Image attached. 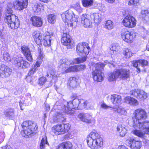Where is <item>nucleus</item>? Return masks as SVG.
<instances>
[{
    "label": "nucleus",
    "instance_id": "f257e3e1",
    "mask_svg": "<svg viewBox=\"0 0 149 149\" xmlns=\"http://www.w3.org/2000/svg\"><path fill=\"white\" fill-rule=\"evenodd\" d=\"M72 64H73L71 61L67 58H64L60 60L59 63V67L62 70L63 72L65 73L81 71L86 68L85 65H82L68 68V66Z\"/></svg>",
    "mask_w": 149,
    "mask_h": 149
},
{
    "label": "nucleus",
    "instance_id": "f03ea898",
    "mask_svg": "<svg viewBox=\"0 0 149 149\" xmlns=\"http://www.w3.org/2000/svg\"><path fill=\"white\" fill-rule=\"evenodd\" d=\"M86 141L88 146L91 149H99L103 145L102 138L96 131L89 134L87 137Z\"/></svg>",
    "mask_w": 149,
    "mask_h": 149
},
{
    "label": "nucleus",
    "instance_id": "7ed1b4c3",
    "mask_svg": "<svg viewBox=\"0 0 149 149\" xmlns=\"http://www.w3.org/2000/svg\"><path fill=\"white\" fill-rule=\"evenodd\" d=\"M32 35L38 45L42 42L46 47H48L51 45L53 36L50 35L49 32H46L44 34H42L39 31H34Z\"/></svg>",
    "mask_w": 149,
    "mask_h": 149
},
{
    "label": "nucleus",
    "instance_id": "20e7f679",
    "mask_svg": "<svg viewBox=\"0 0 149 149\" xmlns=\"http://www.w3.org/2000/svg\"><path fill=\"white\" fill-rule=\"evenodd\" d=\"M63 21L68 26H75L78 21L79 17L74 14L72 11L68 10L61 15Z\"/></svg>",
    "mask_w": 149,
    "mask_h": 149
},
{
    "label": "nucleus",
    "instance_id": "39448f33",
    "mask_svg": "<svg viewBox=\"0 0 149 149\" xmlns=\"http://www.w3.org/2000/svg\"><path fill=\"white\" fill-rule=\"evenodd\" d=\"M134 128L142 129L143 131L140 130H134L132 132L136 135L143 138L146 134H149V122L145 121L142 123L140 121H136L134 122Z\"/></svg>",
    "mask_w": 149,
    "mask_h": 149
},
{
    "label": "nucleus",
    "instance_id": "423d86ee",
    "mask_svg": "<svg viewBox=\"0 0 149 149\" xmlns=\"http://www.w3.org/2000/svg\"><path fill=\"white\" fill-rule=\"evenodd\" d=\"M27 5V0H16L13 2V6L11 3H8L6 11V17L13 15V11L12 10L13 6L17 10H21L26 8Z\"/></svg>",
    "mask_w": 149,
    "mask_h": 149
},
{
    "label": "nucleus",
    "instance_id": "0eeeda50",
    "mask_svg": "<svg viewBox=\"0 0 149 149\" xmlns=\"http://www.w3.org/2000/svg\"><path fill=\"white\" fill-rule=\"evenodd\" d=\"M23 130L21 133L23 136H29L36 131L38 127L36 123L31 121H25L22 124Z\"/></svg>",
    "mask_w": 149,
    "mask_h": 149
},
{
    "label": "nucleus",
    "instance_id": "6e6552de",
    "mask_svg": "<svg viewBox=\"0 0 149 149\" xmlns=\"http://www.w3.org/2000/svg\"><path fill=\"white\" fill-rule=\"evenodd\" d=\"M130 71L126 69H120L114 71L109 75L108 79L109 81L116 80L118 78L124 79L129 77Z\"/></svg>",
    "mask_w": 149,
    "mask_h": 149
},
{
    "label": "nucleus",
    "instance_id": "1a4fd4ad",
    "mask_svg": "<svg viewBox=\"0 0 149 149\" xmlns=\"http://www.w3.org/2000/svg\"><path fill=\"white\" fill-rule=\"evenodd\" d=\"M105 64L103 63H97L95 65V69L92 73L93 79L95 81L100 82L104 79V74L102 72Z\"/></svg>",
    "mask_w": 149,
    "mask_h": 149
},
{
    "label": "nucleus",
    "instance_id": "9d476101",
    "mask_svg": "<svg viewBox=\"0 0 149 149\" xmlns=\"http://www.w3.org/2000/svg\"><path fill=\"white\" fill-rule=\"evenodd\" d=\"M80 100L77 98L74 99L72 102H67L66 106L64 105L63 110L66 113L70 115L74 114V109H78L80 103Z\"/></svg>",
    "mask_w": 149,
    "mask_h": 149
},
{
    "label": "nucleus",
    "instance_id": "9b49d317",
    "mask_svg": "<svg viewBox=\"0 0 149 149\" xmlns=\"http://www.w3.org/2000/svg\"><path fill=\"white\" fill-rule=\"evenodd\" d=\"M90 50V47L86 42L79 43L76 47L77 52L79 55H88Z\"/></svg>",
    "mask_w": 149,
    "mask_h": 149
},
{
    "label": "nucleus",
    "instance_id": "f8f14e48",
    "mask_svg": "<svg viewBox=\"0 0 149 149\" xmlns=\"http://www.w3.org/2000/svg\"><path fill=\"white\" fill-rule=\"evenodd\" d=\"M5 21L8 26L12 29L17 28L19 24L18 17L15 15H12L8 17H6Z\"/></svg>",
    "mask_w": 149,
    "mask_h": 149
},
{
    "label": "nucleus",
    "instance_id": "ddd939ff",
    "mask_svg": "<svg viewBox=\"0 0 149 149\" xmlns=\"http://www.w3.org/2000/svg\"><path fill=\"white\" fill-rule=\"evenodd\" d=\"M134 116L132 118L134 124L136 121H140L141 120H144L147 118V113L145 111L141 109L136 110L134 113Z\"/></svg>",
    "mask_w": 149,
    "mask_h": 149
},
{
    "label": "nucleus",
    "instance_id": "4468645a",
    "mask_svg": "<svg viewBox=\"0 0 149 149\" xmlns=\"http://www.w3.org/2000/svg\"><path fill=\"white\" fill-rule=\"evenodd\" d=\"M136 21L135 18L131 15L126 16L122 21L123 25L125 26L132 28L136 24Z\"/></svg>",
    "mask_w": 149,
    "mask_h": 149
},
{
    "label": "nucleus",
    "instance_id": "2eb2a0df",
    "mask_svg": "<svg viewBox=\"0 0 149 149\" xmlns=\"http://www.w3.org/2000/svg\"><path fill=\"white\" fill-rule=\"evenodd\" d=\"M62 43L67 46L68 49L72 48L74 47V44L72 39L70 36L67 33H63L61 40Z\"/></svg>",
    "mask_w": 149,
    "mask_h": 149
},
{
    "label": "nucleus",
    "instance_id": "dca6fc26",
    "mask_svg": "<svg viewBox=\"0 0 149 149\" xmlns=\"http://www.w3.org/2000/svg\"><path fill=\"white\" fill-rule=\"evenodd\" d=\"M14 63L16 67L21 68H28L30 66V64L21 57L14 58Z\"/></svg>",
    "mask_w": 149,
    "mask_h": 149
},
{
    "label": "nucleus",
    "instance_id": "f3484780",
    "mask_svg": "<svg viewBox=\"0 0 149 149\" xmlns=\"http://www.w3.org/2000/svg\"><path fill=\"white\" fill-rule=\"evenodd\" d=\"M12 70L4 64L0 66V77L6 78L10 76L11 74Z\"/></svg>",
    "mask_w": 149,
    "mask_h": 149
},
{
    "label": "nucleus",
    "instance_id": "a211bd4d",
    "mask_svg": "<svg viewBox=\"0 0 149 149\" xmlns=\"http://www.w3.org/2000/svg\"><path fill=\"white\" fill-rule=\"evenodd\" d=\"M92 19L90 15L83 14L81 16V23L84 27H89L93 23Z\"/></svg>",
    "mask_w": 149,
    "mask_h": 149
},
{
    "label": "nucleus",
    "instance_id": "6ab92c4d",
    "mask_svg": "<svg viewBox=\"0 0 149 149\" xmlns=\"http://www.w3.org/2000/svg\"><path fill=\"white\" fill-rule=\"evenodd\" d=\"M122 39L125 42L131 43L133 41V34L127 31L123 30L121 33Z\"/></svg>",
    "mask_w": 149,
    "mask_h": 149
},
{
    "label": "nucleus",
    "instance_id": "aec40b11",
    "mask_svg": "<svg viewBox=\"0 0 149 149\" xmlns=\"http://www.w3.org/2000/svg\"><path fill=\"white\" fill-rule=\"evenodd\" d=\"M110 100L112 104L117 107L120 105L121 103V97L118 95L114 94L111 95Z\"/></svg>",
    "mask_w": 149,
    "mask_h": 149
},
{
    "label": "nucleus",
    "instance_id": "412c9836",
    "mask_svg": "<svg viewBox=\"0 0 149 149\" xmlns=\"http://www.w3.org/2000/svg\"><path fill=\"white\" fill-rule=\"evenodd\" d=\"M78 117L82 121L86 123H91L92 122V116L88 113H81L79 114Z\"/></svg>",
    "mask_w": 149,
    "mask_h": 149
},
{
    "label": "nucleus",
    "instance_id": "4be33fe9",
    "mask_svg": "<svg viewBox=\"0 0 149 149\" xmlns=\"http://www.w3.org/2000/svg\"><path fill=\"white\" fill-rule=\"evenodd\" d=\"M41 60L40 61H37L36 64L33 66H32L29 72L28 73V76L26 77V79L28 82H31V76L35 72L37 68L40 67V64H41Z\"/></svg>",
    "mask_w": 149,
    "mask_h": 149
},
{
    "label": "nucleus",
    "instance_id": "5701e85b",
    "mask_svg": "<svg viewBox=\"0 0 149 149\" xmlns=\"http://www.w3.org/2000/svg\"><path fill=\"white\" fill-rule=\"evenodd\" d=\"M30 20L32 24L34 26L40 27L42 25L43 19L40 17L33 16L31 17Z\"/></svg>",
    "mask_w": 149,
    "mask_h": 149
},
{
    "label": "nucleus",
    "instance_id": "b1692460",
    "mask_svg": "<svg viewBox=\"0 0 149 149\" xmlns=\"http://www.w3.org/2000/svg\"><path fill=\"white\" fill-rule=\"evenodd\" d=\"M21 50L26 59L29 61H31L33 58L29 48L26 46H23L22 47Z\"/></svg>",
    "mask_w": 149,
    "mask_h": 149
},
{
    "label": "nucleus",
    "instance_id": "393cba45",
    "mask_svg": "<svg viewBox=\"0 0 149 149\" xmlns=\"http://www.w3.org/2000/svg\"><path fill=\"white\" fill-rule=\"evenodd\" d=\"M117 130L121 137L125 136L127 132V129L126 126L123 124H120L118 125Z\"/></svg>",
    "mask_w": 149,
    "mask_h": 149
},
{
    "label": "nucleus",
    "instance_id": "a878e982",
    "mask_svg": "<svg viewBox=\"0 0 149 149\" xmlns=\"http://www.w3.org/2000/svg\"><path fill=\"white\" fill-rule=\"evenodd\" d=\"M90 16L92 19V22L96 24L99 23L101 21V15L99 13H91Z\"/></svg>",
    "mask_w": 149,
    "mask_h": 149
},
{
    "label": "nucleus",
    "instance_id": "bb28decb",
    "mask_svg": "<svg viewBox=\"0 0 149 149\" xmlns=\"http://www.w3.org/2000/svg\"><path fill=\"white\" fill-rule=\"evenodd\" d=\"M124 102L131 105L136 106L139 103L137 100L135 98L130 96H127L124 98Z\"/></svg>",
    "mask_w": 149,
    "mask_h": 149
},
{
    "label": "nucleus",
    "instance_id": "cd10ccee",
    "mask_svg": "<svg viewBox=\"0 0 149 149\" xmlns=\"http://www.w3.org/2000/svg\"><path fill=\"white\" fill-rule=\"evenodd\" d=\"M68 86L72 88H74L77 87L78 85L76 78L74 77H70L68 80Z\"/></svg>",
    "mask_w": 149,
    "mask_h": 149
},
{
    "label": "nucleus",
    "instance_id": "c85d7f7f",
    "mask_svg": "<svg viewBox=\"0 0 149 149\" xmlns=\"http://www.w3.org/2000/svg\"><path fill=\"white\" fill-rule=\"evenodd\" d=\"M52 132L56 135L63 134L62 124L54 126L52 128Z\"/></svg>",
    "mask_w": 149,
    "mask_h": 149
},
{
    "label": "nucleus",
    "instance_id": "c756f323",
    "mask_svg": "<svg viewBox=\"0 0 149 149\" xmlns=\"http://www.w3.org/2000/svg\"><path fill=\"white\" fill-rule=\"evenodd\" d=\"M72 145L70 142H65L61 144L56 149H72Z\"/></svg>",
    "mask_w": 149,
    "mask_h": 149
},
{
    "label": "nucleus",
    "instance_id": "7c9ffc66",
    "mask_svg": "<svg viewBox=\"0 0 149 149\" xmlns=\"http://www.w3.org/2000/svg\"><path fill=\"white\" fill-rule=\"evenodd\" d=\"M38 83L41 85L45 84V86L47 87H50L52 86L51 83L47 81L46 78L44 77L40 78L38 80Z\"/></svg>",
    "mask_w": 149,
    "mask_h": 149
},
{
    "label": "nucleus",
    "instance_id": "2f4dec72",
    "mask_svg": "<svg viewBox=\"0 0 149 149\" xmlns=\"http://www.w3.org/2000/svg\"><path fill=\"white\" fill-rule=\"evenodd\" d=\"M14 114V111L13 109H8L5 111L4 115L5 116L9 118H13Z\"/></svg>",
    "mask_w": 149,
    "mask_h": 149
},
{
    "label": "nucleus",
    "instance_id": "473e14b6",
    "mask_svg": "<svg viewBox=\"0 0 149 149\" xmlns=\"http://www.w3.org/2000/svg\"><path fill=\"white\" fill-rule=\"evenodd\" d=\"M87 58V57L86 56H84L83 57L74 59L71 62L73 63V64L80 63L85 61Z\"/></svg>",
    "mask_w": 149,
    "mask_h": 149
},
{
    "label": "nucleus",
    "instance_id": "72a5a7b5",
    "mask_svg": "<svg viewBox=\"0 0 149 149\" xmlns=\"http://www.w3.org/2000/svg\"><path fill=\"white\" fill-rule=\"evenodd\" d=\"M1 53L2 55L3 58L6 61H10L11 58L9 54L6 51L2 50Z\"/></svg>",
    "mask_w": 149,
    "mask_h": 149
},
{
    "label": "nucleus",
    "instance_id": "f704fd0d",
    "mask_svg": "<svg viewBox=\"0 0 149 149\" xmlns=\"http://www.w3.org/2000/svg\"><path fill=\"white\" fill-rule=\"evenodd\" d=\"M89 102H87L84 100H80V103L78 107V109H82L86 107L87 105L89 106L90 105Z\"/></svg>",
    "mask_w": 149,
    "mask_h": 149
},
{
    "label": "nucleus",
    "instance_id": "c9c22d12",
    "mask_svg": "<svg viewBox=\"0 0 149 149\" xmlns=\"http://www.w3.org/2000/svg\"><path fill=\"white\" fill-rule=\"evenodd\" d=\"M93 0H83L82 1V5L85 7H89L93 4Z\"/></svg>",
    "mask_w": 149,
    "mask_h": 149
},
{
    "label": "nucleus",
    "instance_id": "e433bc0d",
    "mask_svg": "<svg viewBox=\"0 0 149 149\" xmlns=\"http://www.w3.org/2000/svg\"><path fill=\"white\" fill-rule=\"evenodd\" d=\"M142 17L146 22L149 21V12L148 10H142L141 12Z\"/></svg>",
    "mask_w": 149,
    "mask_h": 149
},
{
    "label": "nucleus",
    "instance_id": "4c0bfd02",
    "mask_svg": "<svg viewBox=\"0 0 149 149\" xmlns=\"http://www.w3.org/2000/svg\"><path fill=\"white\" fill-rule=\"evenodd\" d=\"M42 6L40 3L35 4L32 7L33 10L34 12L38 13L40 11Z\"/></svg>",
    "mask_w": 149,
    "mask_h": 149
},
{
    "label": "nucleus",
    "instance_id": "58836bf2",
    "mask_svg": "<svg viewBox=\"0 0 149 149\" xmlns=\"http://www.w3.org/2000/svg\"><path fill=\"white\" fill-rule=\"evenodd\" d=\"M114 26L112 21L110 20H107L105 22L104 27L107 29L111 30L113 28Z\"/></svg>",
    "mask_w": 149,
    "mask_h": 149
},
{
    "label": "nucleus",
    "instance_id": "ea45409f",
    "mask_svg": "<svg viewBox=\"0 0 149 149\" xmlns=\"http://www.w3.org/2000/svg\"><path fill=\"white\" fill-rule=\"evenodd\" d=\"M138 98L143 100L146 99L147 97V94L143 90L140 89Z\"/></svg>",
    "mask_w": 149,
    "mask_h": 149
},
{
    "label": "nucleus",
    "instance_id": "a19ab883",
    "mask_svg": "<svg viewBox=\"0 0 149 149\" xmlns=\"http://www.w3.org/2000/svg\"><path fill=\"white\" fill-rule=\"evenodd\" d=\"M141 147V143L140 141H135L131 146L132 149H140Z\"/></svg>",
    "mask_w": 149,
    "mask_h": 149
},
{
    "label": "nucleus",
    "instance_id": "79ce46f5",
    "mask_svg": "<svg viewBox=\"0 0 149 149\" xmlns=\"http://www.w3.org/2000/svg\"><path fill=\"white\" fill-rule=\"evenodd\" d=\"M123 53L125 58H130L132 55V54L131 50L128 48L125 49Z\"/></svg>",
    "mask_w": 149,
    "mask_h": 149
},
{
    "label": "nucleus",
    "instance_id": "37998d69",
    "mask_svg": "<svg viewBox=\"0 0 149 149\" xmlns=\"http://www.w3.org/2000/svg\"><path fill=\"white\" fill-rule=\"evenodd\" d=\"M42 48L41 46H40L38 47V52L39 53V55L37 61H40V60H41V63L42 61V59L44 58L42 52Z\"/></svg>",
    "mask_w": 149,
    "mask_h": 149
},
{
    "label": "nucleus",
    "instance_id": "c03bdc74",
    "mask_svg": "<svg viewBox=\"0 0 149 149\" xmlns=\"http://www.w3.org/2000/svg\"><path fill=\"white\" fill-rule=\"evenodd\" d=\"M117 113L120 115H126L127 113L126 110L124 108L121 107H118L117 109Z\"/></svg>",
    "mask_w": 149,
    "mask_h": 149
},
{
    "label": "nucleus",
    "instance_id": "a18cd8bd",
    "mask_svg": "<svg viewBox=\"0 0 149 149\" xmlns=\"http://www.w3.org/2000/svg\"><path fill=\"white\" fill-rule=\"evenodd\" d=\"M47 143V137L45 135H44L43 136L40 144V149H42L44 148L45 145Z\"/></svg>",
    "mask_w": 149,
    "mask_h": 149
},
{
    "label": "nucleus",
    "instance_id": "49530a36",
    "mask_svg": "<svg viewBox=\"0 0 149 149\" xmlns=\"http://www.w3.org/2000/svg\"><path fill=\"white\" fill-rule=\"evenodd\" d=\"M48 22L51 23H54L56 21V16L53 14L49 15L48 18Z\"/></svg>",
    "mask_w": 149,
    "mask_h": 149
},
{
    "label": "nucleus",
    "instance_id": "de8ad7c7",
    "mask_svg": "<svg viewBox=\"0 0 149 149\" xmlns=\"http://www.w3.org/2000/svg\"><path fill=\"white\" fill-rule=\"evenodd\" d=\"M55 73V72L53 69L50 68L47 71V77L52 78Z\"/></svg>",
    "mask_w": 149,
    "mask_h": 149
},
{
    "label": "nucleus",
    "instance_id": "09e8293b",
    "mask_svg": "<svg viewBox=\"0 0 149 149\" xmlns=\"http://www.w3.org/2000/svg\"><path fill=\"white\" fill-rule=\"evenodd\" d=\"M62 130H63V134L66 132H68L69 130L70 127V125L69 124H62Z\"/></svg>",
    "mask_w": 149,
    "mask_h": 149
},
{
    "label": "nucleus",
    "instance_id": "8fccbe9b",
    "mask_svg": "<svg viewBox=\"0 0 149 149\" xmlns=\"http://www.w3.org/2000/svg\"><path fill=\"white\" fill-rule=\"evenodd\" d=\"M140 89H137L131 91L130 92V94L131 95H132L136 98H138V96L139 95Z\"/></svg>",
    "mask_w": 149,
    "mask_h": 149
},
{
    "label": "nucleus",
    "instance_id": "3c124183",
    "mask_svg": "<svg viewBox=\"0 0 149 149\" xmlns=\"http://www.w3.org/2000/svg\"><path fill=\"white\" fill-rule=\"evenodd\" d=\"M135 140L133 138L129 137L126 140V143L127 145L129 146H130L131 148V146L132 144H133Z\"/></svg>",
    "mask_w": 149,
    "mask_h": 149
},
{
    "label": "nucleus",
    "instance_id": "603ef678",
    "mask_svg": "<svg viewBox=\"0 0 149 149\" xmlns=\"http://www.w3.org/2000/svg\"><path fill=\"white\" fill-rule=\"evenodd\" d=\"M96 8L98 9L100 11L104 12L105 11V8L104 5L101 3H98L97 5Z\"/></svg>",
    "mask_w": 149,
    "mask_h": 149
},
{
    "label": "nucleus",
    "instance_id": "864d4df0",
    "mask_svg": "<svg viewBox=\"0 0 149 149\" xmlns=\"http://www.w3.org/2000/svg\"><path fill=\"white\" fill-rule=\"evenodd\" d=\"M100 106L102 108L104 109H106L109 108H112L114 109H116L115 107H112L109 106L107 105L104 103H102V104Z\"/></svg>",
    "mask_w": 149,
    "mask_h": 149
},
{
    "label": "nucleus",
    "instance_id": "5fc2aeb1",
    "mask_svg": "<svg viewBox=\"0 0 149 149\" xmlns=\"http://www.w3.org/2000/svg\"><path fill=\"white\" fill-rule=\"evenodd\" d=\"M139 61L142 66H146L148 64V62L145 60H139Z\"/></svg>",
    "mask_w": 149,
    "mask_h": 149
},
{
    "label": "nucleus",
    "instance_id": "6e6d98bb",
    "mask_svg": "<svg viewBox=\"0 0 149 149\" xmlns=\"http://www.w3.org/2000/svg\"><path fill=\"white\" fill-rule=\"evenodd\" d=\"M132 64H133V66L134 67L137 68L138 67V66L139 65L140 63H139V60H134L132 62Z\"/></svg>",
    "mask_w": 149,
    "mask_h": 149
},
{
    "label": "nucleus",
    "instance_id": "4d7b16f0",
    "mask_svg": "<svg viewBox=\"0 0 149 149\" xmlns=\"http://www.w3.org/2000/svg\"><path fill=\"white\" fill-rule=\"evenodd\" d=\"M24 100H20L19 102V104L20 106V109L21 110H23L24 109Z\"/></svg>",
    "mask_w": 149,
    "mask_h": 149
},
{
    "label": "nucleus",
    "instance_id": "13d9d810",
    "mask_svg": "<svg viewBox=\"0 0 149 149\" xmlns=\"http://www.w3.org/2000/svg\"><path fill=\"white\" fill-rule=\"evenodd\" d=\"M110 49L111 51H113V53H114V52L115 53H116V51L117 49L116 46L115 45H113L110 48Z\"/></svg>",
    "mask_w": 149,
    "mask_h": 149
},
{
    "label": "nucleus",
    "instance_id": "bf43d9fd",
    "mask_svg": "<svg viewBox=\"0 0 149 149\" xmlns=\"http://www.w3.org/2000/svg\"><path fill=\"white\" fill-rule=\"evenodd\" d=\"M0 149H12V148L10 146L6 145L3 147H0Z\"/></svg>",
    "mask_w": 149,
    "mask_h": 149
},
{
    "label": "nucleus",
    "instance_id": "052dcab7",
    "mask_svg": "<svg viewBox=\"0 0 149 149\" xmlns=\"http://www.w3.org/2000/svg\"><path fill=\"white\" fill-rule=\"evenodd\" d=\"M76 10L79 13L82 12L83 11V9L80 7H78L76 8Z\"/></svg>",
    "mask_w": 149,
    "mask_h": 149
},
{
    "label": "nucleus",
    "instance_id": "680f3d73",
    "mask_svg": "<svg viewBox=\"0 0 149 149\" xmlns=\"http://www.w3.org/2000/svg\"><path fill=\"white\" fill-rule=\"evenodd\" d=\"M1 135V141H3L5 137V134L3 132H1L0 133Z\"/></svg>",
    "mask_w": 149,
    "mask_h": 149
},
{
    "label": "nucleus",
    "instance_id": "e2e57ef3",
    "mask_svg": "<svg viewBox=\"0 0 149 149\" xmlns=\"http://www.w3.org/2000/svg\"><path fill=\"white\" fill-rule=\"evenodd\" d=\"M117 149H128L124 146H119Z\"/></svg>",
    "mask_w": 149,
    "mask_h": 149
},
{
    "label": "nucleus",
    "instance_id": "0e129e2a",
    "mask_svg": "<svg viewBox=\"0 0 149 149\" xmlns=\"http://www.w3.org/2000/svg\"><path fill=\"white\" fill-rule=\"evenodd\" d=\"M4 36L2 32L0 31V38L1 39H3L4 38Z\"/></svg>",
    "mask_w": 149,
    "mask_h": 149
},
{
    "label": "nucleus",
    "instance_id": "69168bd1",
    "mask_svg": "<svg viewBox=\"0 0 149 149\" xmlns=\"http://www.w3.org/2000/svg\"><path fill=\"white\" fill-rule=\"evenodd\" d=\"M137 68V70H136L137 72H138V73H139L140 72V69L138 67H137V68Z\"/></svg>",
    "mask_w": 149,
    "mask_h": 149
},
{
    "label": "nucleus",
    "instance_id": "338daca9",
    "mask_svg": "<svg viewBox=\"0 0 149 149\" xmlns=\"http://www.w3.org/2000/svg\"><path fill=\"white\" fill-rule=\"evenodd\" d=\"M40 1L43 2L47 3L48 2V0H39Z\"/></svg>",
    "mask_w": 149,
    "mask_h": 149
},
{
    "label": "nucleus",
    "instance_id": "774afa93",
    "mask_svg": "<svg viewBox=\"0 0 149 149\" xmlns=\"http://www.w3.org/2000/svg\"><path fill=\"white\" fill-rule=\"evenodd\" d=\"M79 6L80 7L79 3H76L75 6V8L76 9V7H78Z\"/></svg>",
    "mask_w": 149,
    "mask_h": 149
}]
</instances>
